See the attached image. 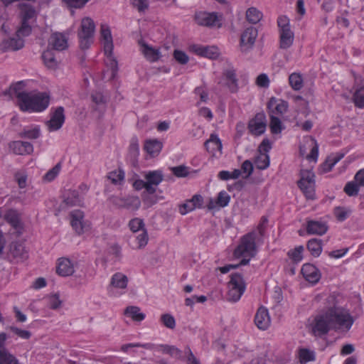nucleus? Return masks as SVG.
Segmentation results:
<instances>
[{
    "instance_id": "obj_16",
    "label": "nucleus",
    "mask_w": 364,
    "mask_h": 364,
    "mask_svg": "<svg viewBox=\"0 0 364 364\" xmlns=\"http://www.w3.org/2000/svg\"><path fill=\"white\" fill-rule=\"evenodd\" d=\"M287 107L288 104L286 101L277 100L275 97H271L267 103L269 115L282 114L287 112Z\"/></svg>"
},
{
    "instance_id": "obj_5",
    "label": "nucleus",
    "mask_w": 364,
    "mask_h": 364,
    "mask_svg": "<svg viewBox=\"0 0 364 364\" xmlns=\"http://www.w3.org/2000/svg\"><path fill=\"white\" fill-rule=\"evenodd\" d=\"M227 300L231 302L237 301L245 289V284L242 275L234 273L230 275V280L228 283Z\"/></svg>"
},
{
    "instance_id": "obj_36",
    "label": "nucleus",
    "mask_w": 364,
    "mask_h": 364,
    "mask_svg": "<svg viewBox=\"0 0 364 364\" xmlns=\"http://www.w3.org/2000/svg\"><path fill=\"white\" fill-rule=\"evenodd\" d=\"M307 249L314 257H318L322 251L321 240L314 238L307 242Z\"/></svg>"
},
{
    "instance_id": "obj_54",
    "label": "nucleus",
    "mask_w": 364,
    "mask_h": 364,
    "mask_svg": "<svg viewBox=\"0 0 364 364\" xmlns=\"http://www.w3.org/2000/svg\"><path fill=\"white\" fill-rule=\"evenodd\" d=\"M31 32V26L26 21L21 23V26L17 30L16 35L20 37L28 36Z\"/></svg>"
},
{
    "instance_id": "obj_15",
    "label": "nucleus",
    "mask_w": 364,
    "mask_h": 364,
    "mask_svg": "<svg viewBox=\"0 0 364 364\" xmlns=\"http://www.w3.org/2000/svg\"><path fill=\"white\" fill-rule=\"evenodd\" d=\"M9 149L17 155L30 154L33 151V145L28 141H14L9 144Z\"/></svg>"
},
{
    "instance_id": "obj_58",
    "label": "nucleus",
    "mask_w": 364,
    "mask_h": 364,
    "mask_svg": "<svg viewBox=\"0 0 364 364\" xmlns=\"http://www.w3.org/2000/svg\"><path fill=\"white\" fill-rule=\"evenodd\" d=\"M314 173L309 170H304L301 172V178L298 181L299 183H305L307 181L309 182H315L314 181Z\"/></svg>"
},
{
    "instance_id": "obj_21",
    "label": "nucleus",
    "mask_w": 364,
    "mask_h": 364,
    "mask_svg": "<svg viewBox=\"0 0 364 364\" xmlns=\"http://www.w3.org/2000/svg\"><path fill=\"white\" fill-rule=\"evenodd\" d=\"M4 218L6 221L18 232H21L23 230V225L21 221V214L16 210H9L4 215Z\"/></svg>"
},
{
    "instance_id": "obj_41",
    "label": "nucleus",
    "mask_w": 364,
    "mask_h": 364,
    "mask_svg": "<svg viewBox=\"0 0 364 364\" xmlns=\"http://www.w3.org/2000/svg\"><path fill=\"white\" fill-rule=\"evenodd\" d=\"M289 85L294 90H300L303 87V78L299 73H294L289 77Z\"/></svg>"
},
{
    "instance_id": "obj_14",
    "label": "nucleus",
    "mask_w": 364,
    "mask_h": 364,
    "mask_svg": "<svg viewBox=\"0 0 364 364\" xmlns=\"http://www.w3.org/2000/svg\"><path fill=\"white\" fill-rule=\"evenodd\" d=\"M224 85L226 86L230 92L236 93L238 90V79L235 70L232 68L227 69L223 72Z\"/></svg>"
},
{
    "instance_id": "obj_34",
    "label": "nucleus",
    "mask_w": 364,
    "mask_h": 364,
    "mask_svg": "<svg viewBox=\"0 0 364 364\" xmlns=\"http://www.w3.org/2000/svg\"><path fill=\"white\" fill-rule=\"evenodd\" d=\"M82 201V198L79 195V193L76 190L69 191L66 198L64 200V203L68 206L80 205Z\"/></svg>"
},
{
    "instance_id": "obj_2",
    "label": "nucleus",
    "mask_w": 364,
    "mask_h": 364,
    "mask_svg": "<svg viewBox=\"0 0 364 364\" xmlns=\"http://www.w3.org/2000/svg\"><path fill=\"white\" fill-rule=\"evenodd\" d=\"M327 303L328 306L326 312L332 323L333 329L349 331L354 323V318L349 311L338 305L333 295L327 298Z\"/></svg>"
},
{
    "instance_id": "obj_13",
    "label": "nucleus",
    "mask_w": 364,
    "mask_h": 364,
    "mask_svg": "<svg viewBox=\"0 0 364 364\" xmlns=\"http://www.w3.org/2000/svg\"><path fill=\"white\" fill-rule=\"evenodd\" d=\"M68 39L65 36L61 33H53L48 39V48H50L53 50H64L68 48Z\"/></svg>"
},
{
    "instance_id": "obj_23",
    "label": "nucleus",
    "mask_w": 364,
    "mask_h": 364,
    "mask_svg": "<svg viewBox=\"0 0 364 364\" xmlns=\"http://www.w3.org/2000/svg\"><path fill=\"white\" fill-rule=\"evenodd\" d=\"M56 272L62 277L70 276L75 272L74 266L69 259L63 257L58 260Z\"/></svg>"
},
{
    "instance_id": "obj_50",
    "label": "nucleus",
    "mask_w": 364,
    "mask_h": 364,
    "mask_svg": "<svg viewBox=\"0 0 364 364\" xmlns=\"http://www.w3.org/2000/svg\"><path fill=\"white\" fill-rule=\"evenodd\" d=\"M358 184L353 181L348 182L344 187L345 193L349 196H357L359 191Z\"/></svg>"
},
{
    "instance_id": "obj_56",
    "label": "nucleus",
    "mask_w": 364,
    "mask_h": 364,
    "mask_svg": "<svg viewBox=\"0 0 364 364\" xmlns=\"http://www.w3.org/2000/svg\"><path fill=\"white\" fill-rule=\"evenodd\" d=\"M175 60L181 65H185L188 62L189 58L186 53L182 50H175L173 51Z\"/></svg>"
},
{
    "instance_id": "obj_52",
    "label": "nucleus",
    "mask_w": 364,
    "mask_h": 364,
    "mask_svg": "<svg viewBox=\"0 0 364 364\" xmlns=\"http://www.w3.org/2000/svg\"><path fill=\"white\" fill-rule=\"evenodd\" d=\"M124 173L121 170L114 171L109 173L108 178L114 184H117L124 180Z\"/></svg>"
},
{
    "instance_id": "obj_9",
    "label": "nucleus",
    "mask_w": 364,
    "mask_h": 364,
    "mask_svg": "<svg viewBox=\"0 0 364 364\" xmlns=\"http://www.w3.org/2000/svg\"><path fill=\"white\" fill-rule=\"evenodd\" d=\"M109 200L114 205L119 208H127L136 210L139 209L141 205V201L137 196H112Z\"/></svg>"
},
{
    "instance_id": "obj_26",
    "label": "nucleus",
    "mask_w": 364,
    "mask_h": 364,
    "mask_svg": "<svg viewBox=\"0 0 364 364\" xmlns=\"http://www.w3.org/2000/svg\"><path fill=\"white\" fill-rule=\"evenodd\" d=\"M294 39V32L289 29L279 31V48L281 49H287L290 48Z\"/></svg>"
},
{
    "instance_id": "obj_46",
    "label": "nucleus",
    "mask_w": 364,
    "mask_h": 364,
    "mask_svg": "<svg viewBox=\"0 0 364 364\" xmlns=\"http://www.w3.org/2000/svg\"><path fill=\"white\" fill-rule=\"evenodd\" d=\"M129 226L130 230L134 233L139 231H142V230H145L144 223L143 220L136 218L129 221Z\"/></svg>"
},
{
    "instance_id": "obj_40",
    "label": "nucleus",
    "mask_w": 364,
    "mask_h": 364,
    "mask_svg": "<svg viewBox=\"0 0 364 364\" xmlns=\"http://www.w3.org/2000/svg\"><path fill=\"white\" fill-rule=\"evenodd\" d=\"M255 165L258 169H266L269 166V155L267 154L259 153L255 159Z\"/></svg>"
},
{
    "instance_id": "obj_32",
    "label": "nucleus",
    "mask_w": 364,
    "mask_h": 364,
    "mask_svg": "<svg viewBox=\"0 0 364 364\" xmlns=\"http://www.w3.org/2000/svg\"><path fill=\"white\" fill-rule=\"evenodd\" d=\"M18 6L21 11V16L23 21L28 22V20L33 18L36 16V10L31 4L26 3H20Z\"/></svg>"
},
{
    "instance_id": "obj_8",
    "label": "nucleus",
    "mask_w": 364,
    "mask_h": 364,
    "mask_svg": "<svg viewBox=\"0 0 364 364\" xmlns=\"http://www.w3.org/2000/svg\"><path fill=\"white\" fill-rule=\"evenodd\" d=\"M331 329H333V325L326 311L315 317L314 323L312 326V333L314 336H324L327 334Z\"/></svg>"
},
{
    "instance_id": "obj_60",
    "label": "nucleus",
    "mask_w": 364,
    "mask_h": 364,
    "mask_svg": "<svg viewBox=\"0 0 364 364\" xmlns=\"http://www.w3.org/2000/svg\"><path fill=\"white\" fill-rule=\"evenodd\" d=\"M241 171L245 173V178H248L253 171V165L250 160H245L241 166Z\"/></svg>"
},
{
    "instance_id": "obj_33",
    "label": "nucleus",
    "mask_w": 364,
    "mask_h": 364,
    "mask_svg": "<svg viewBox=\"0 0 364 364\" xmlns=\"http://www.w3.org/2000/svg\"><path fill=\"white\" fill-rule=\"evenodd\" d=\"M263 17L262 13L255 7L249 8L245 13L246 20L252 24L259 23Z\"/></svg>"
},
{
    "instance_id": "obj_45",
    "label": "nucleus",
    "mask_w": 364,
    "mask_h": 364,
    "mask_svg": "<svg viewBox=\"0 0 364 364\" xmlns=\"http://www.w3.org/2000/svg\"><path fill=\"white\" fill-rule=\"evenodd\" d=\"M270 116L269 127L272 134H279L282 132V122L277 116Z\"/></svg>"
},
{
    "instance_id": "obj_39",
    "label": "nucleus",
    "mask_w": 364,
    "mask_h": 364,
    "mask_svg": "<svg viewBox=\"0 0 364 364\" xmlns=\"http://www.w3.org/2000/svg\"><path fill=\"white\" fill-rule=\"evenodd\" d=\"M298 186L306 197L309 199H314L315 197V182L307 181L305 183H298Z\"/></svg>"
},
{
    "instance_id": "obj_43",
    "label": "nucleus",
    "mask_w": 364,
    "mask_h": 364,
    "mask_svg": "<svg viewBox=\"0 0 364 364\" xmlns=\"http://www.w3.org/2000/svg\"><path fill=\"white\" fill-rule=\"evenodd\" d=\"M304 251V247L300 245L295 247L293 250H291L288 252L287 255L292 260L294 263H298L301 262L303 259L302 252Z\"/></svg>"
},
{
    "instance_id": "obj_7",
    "label": "nucleus",
    "mask_w": 364,
    "mask_h": 364,
    "mask_svg": "<svg viewBox=\"0 0 364 364\" xmlns=\"http://www.w3.org/2000/svg\"><path fill=\"white\" fill-rule=\"evenodd\" d=\"M222 20L223 15L215 12L199 11L195 14V21L200 26L220 28Z\"/></svg>"
},
{
    "instance_id": "obj_18",
    "label": "nucleus",
    "mask_w": 364,
    "mask_h": 364,
    "mask_svg": "<svg viewBox=\"0 0 364 364\" xmlns=\"http://www.w3.org/2000/svg\"><path fill=\"white\" fill-rule=\"evenodd\" d=\"M139 44L140 46L141 52L147 60L156 62L161 58V52L159 48H154L150 46L142 40L139 41Z\"/></svg>"
},
{
    "instance_id": "obj_37",
    "label": "nucleus",
    "mask_w": 364,
    "mask_h": 364,
    "mask_svg": "<svg viewBox=\"0 0 364 364\" xmlns=\"http://www.w3.org/2000/svg\"><path fill=\"white\" fill-rule=\"evenodd\" d=\"M146 182L149 184L158 186L164 178V176L161 171H149L145 175Z\"/></svg>"
},
{
    "instance_id": "obj_1",
    "label": "nucleus",
    "mask_w": 364,
    "mask_h": 364,
    "mask_svg": "<svg viewBox=\"0 0 364 364\" xmlns=\"http://www.w3.org/2000/svg\"><path fill=\"white\" fill-rule=\"evenodd\" d=\"M24 85L23 81L14 86V90L18 100V105L23 112H41L49 105L50 96L46 92L38 91H21Z\"/></svg>"
},
{
    "instance_id": "obj_55",
    "label": "nucleus",
    "mask_w": 364,
    "mask_h": 364,
    "mask_svg": "<svg viewBox=\"0 0 364 364\" xmlns=\"http://www.w3.org/2000/svg\"><path fill=\"white\" fill-rule=\"evenodd\" d=\"M218 55L219 53L217 48L214 46H205L202 57L214 59L216 58Z\"/></svg>"
},
{
    "instance_id": "obj_57",
    "label": "nucleus",
    "mask_w": 364,
    "mask_h": 364,
    "mask_svg": "<svg viewBox=\"0 0 364 364\" xmlns=\"http://www.w3.org/2000/svg\"><path fill=\"white\" fill-rule=\"evenodd\" d=\"M5 353H2L3 355H0V364H18L17 359L11 355L9 351Z\"/></svg>"
},
{
    "instance_id": "obj_11",
    "label": "nucleus",
    "mask_w": 364,
    "mask_h": 364,
    "mask_svg": "<svg viewBox=\"0 0 364 364\" xmlns=\"http://www.w3.org/2000/svg\"><path fill=\"white\" fill-rule=\"evenodd\" d=\"M70 224L77 235H82L88 230L90 225L87 222L84 220V213L82 211L76 210L70 213Z\"/></svg>"
},
{
    "instance_id": "obj_47",
    "label": "nucleus",
    "mask_w": 364,
    "mask_h": 364,
    "mask_svg": "<svg viewBox=\"0 0 364 364\" xmlns=\"http://www.w3.org/2000/svg\"><path fill=\"white\" fill-rule=\"evenodd\" d=\"M161 323L168 328L173 329L176 326V320L174 317L169 314H164L161 316Z\"/></svg>"
},
{
    "instance_id": "obj_49",
    "label": "nucleus",
    "mask_w": 364,
    "mask_h": 364,
    "mask_svg": "<svg viewBox=\"0 0 364 364\" xmlns=\"http://www.w3.org/2000/svg\"><path fill=\"white\" fill-rule=\"evenodd\" d=\"M172 173L178 178H184L188 176V168L184 165L172 167Z\"/></svg>"
},
{
    "instance_id": "obj_4",
    "label": "nucleus",
    "mask_w": 364,
    "mask_h": 364,
    "mask_svg": "<svg viewBox=\"0 0 364 364\" xmlns=\"http://www.w3.org/2000/svg\"><path fill=\"white\" fill-rule=\"evenodd\" d=\"M95 25L90 17L82 19L80 29L78 31L80 47L82 50L87 49L93 42Z\"/></svg>"
},
{
    "instance_id": "obj_6",
    "label": "nucleus",
    "mask_w": 364,
    "mask_h": 364,
    "mask_svg": "<svg viewBox=\"0 0 364 364\" xmlns=\"http://www.w3.org/2000/svg\"><path fill=\"white\" fill-rule=\"evenodd\" d=\"M258 36V30L252 26L244 29L241 33L239 48L242 53H248L254 47Z\"/></svg>"
},
{
    "instance_id": "obj_22",
    "label": "nucleus",
    "mask_w": 364,
    "mask_h": 364,
    "mask_svg": "<svg viewBox=\"0 0 364 364\" xmlns=\"http://www.w3.org/2000/svg\"><path fill=\"white\" fill-rule=\"evenodd\" d=\"M328 226L326 223L318 220H309L306 225V232L310 235H322L326 232Z\"/></svg>"
},
{
    "instance_id": "obj_17",
    "label": "nucleus",
    "mask_w": 364,
    "mask_h": 364,
    "mask_svg": "<svg viewBox=\"0 0 364 364\" xmlns=\"http://www.w3.org/2000/svg\"><path fill=\"white\" fill-rule=\"evenodd\" d=\"M301 272L305 279L310 283L316 284L320 279L321 274L318 269L311 264H304Z\"/></svg>"
},
{
    "instance_id": "obj_10",
    "label": "nucleus",
    "mask_w": 364,
    "mask_h": 364,
    "mask_svg": "<svg viewBox=\"0 0 364 364\" xmlns=\"http://www.w3.org/2000/svg\"><path fill=\"white\" fill-rule=\"evenodd\" d=\"M65 119L64 108L60 106L51 109L50 119L46 122V124L49 132L57 131L62 127Z\"/></svg>"
},
{
    "instance_id": "obj_64",
    "label": "nucleus",
    "mask_w": 364,
    "mask_h": 364,
    "mask_svg": "<svg viewBox=\"0 0 364 364\" xmlns=\"http://www.w3.org/2000/svg\"><path fill=\"white\" fill-rule=\"evenodd\" d=\"M184 353L187 355V364H200L188 346L186 347Z\"/></svg>"
},
{
    "instance_id": "obj_3",
    "label": "nucleus",
    "mask_w": 364,
    "mask_h": 364,
    "mask_svg": "<svg viewBox=\"0 0 364 364\" xmlns=\"http://www.w3.org/2000/svg\"><path fill=\"white\" fill-rule=\"evenodd\" d=\"M260 238L257 237L256 231H252L244 235L241 239L240 245L235 250L236 257L243 255L255 257L256 254V241L259 242Z\"/></svg>"
},
{
    "instance_id": "obj_25",
    "label": "nucleus",
    "mask_w": 364,
    "mask_h": 364,
    "mask_svg": "<svg viewBox=\"0 0 364 364\" xmlns=\"http://www.w3.org/2000/svg\"><path fill=\"white\" fill-rule=\"evenodd\" d=\"M42 58L45 65L52 70H55L58 68L60 60L58 59L55 55V50L48 48L43 54Z\"/></svg>"
},
{
    "instance_id": "obj_20",
    "label": "nucleus",
    "mask_w": 364,
    "mask_h": 364,
    "mask_svg": "<svg viewBox=\"0 0 364 364\" xmlns=\"http://www.w3.org/2000/svg\"><path fill=\"white\" fill-rule=\"evenodd\" d=\"M255 323L258 328L266 330L270 325V318L268 311L264 307L258 309L255 316Z\"/></svg>"
},
{
    "instance_id": "obj_29",
    "label": "nucleus",
    "mask_w": 364,
    "mask_h": 364,
    "mask_svg": "<svg viewBox=\"0 0 364 364\" xmlns=\"http://www.w3.org/2000/svg\"><path fill=\"white\" fill-rule=\"evenodd\" d=\"M10 252L11 255L17 259L24 260L28 258V252L23 243L13 242L11 245Z\"/></svg>"
},
{
    "instance_id": "obj_42",
    "label": "nucleus",
    "mask_w": 364,
    "mask_h": 364,
    "mask_svg": "<svg viewBox=\"0 0 364 364\" xmlns=\"http://www.w3.org/2000/svg\"><path fill=\"white\" fill-rule=\"evenodd\" d=\"M299 361L304 363L309 361H314L316 359L315 353L307 348H301L299 350Z\"/></svg>"
},
{
    "instance_id": "obj_53",
    "label": "nucleus",
    "mask_w": 364,
    "mask_h": 364,
    "mask_svg": "<svg viewBox=\"0 0 364 364\" xmlns=\"http://www.w3.org/2000/svg\"><path fill=\"white\" fill-rule=\"evenodd\" d=\"M343 154H340L333 157H328L323 164V168L326 171H330L333 166L338 163L342 158Z\"/></svg>"
},
{
    "instance_id": "obj_38",
    "label": "nucleus",
    "mask_w": 364,
    "mask_h": 364,
    "mask_svg": "<svg viewBox=\"0 0 364 364\" xmlns=\"http://www.w3.org/2000/svg\"><path fill=\"white\" fill-rule=\"evenodd\" d=\"M133 240L134 241V248L141 249L144 247L149 240L148 234L146 230H142V231L138 234L137 235H134Z\"/></svg>"
},
{
    "instance_id": "obj_35",
    "label": "nucleus",
    "mask_w": 364,
    "mask_h": 364,
    "mask_svg": "<svg viewBox=\"0 0 364 364\" xmlns=\"http://www.w3.org/2000/svg\"><path fill=\"white\" fill-rule=\"evenodd\" d=\"M124 314L131 317L134 321H141L144 319L145 314L140 312V309L135 306H130L125 309Z\"/></svg>"
},
{
    "instance_id": "obj_51",
    "label": "nucleus",
    "mask_w": 364,
    "mask_h": 364,
    "mask_svg": "<svg viewBox=\"0 0 364 364\" xmlns=\"http://www.w3.org/2000/svg\"><path fill=\"white\" fill-rule=\"evenodd\" d=\"M40 136V130L38 128H34L29 130H23L19 133V136L22 138H27L30 139H35Z\"/></svg>"
},
{
    "instance_id": "obj_62",
    "label": "nucleus",
    "mask_w": 364,
    "mask_h": 364,
    "mask_svg": "<svg viewBox=\"0 0 364 364\" xmlns=\"http://www.w3.org/2000/svg\"><path fill=\"white\" fill-rule=\"evenodd\" d=\"M9 329L16 336L23 339H29L31 336V332L26 330H22L15 326H10Z\"/></svg>"
},
{
    "instance_id": "obj_63",
    "label": "nucleus",
    "mask_w": 364,
    "mask_h": 364,
    "mask_svg": "<svg viewBox=\"0 0 364 364\" xmlns=\"http://www.w3.org/2000/svg\"><path fill=\"white\" fill-rule=\"evenodd\" d=\"M62 304L61 300L59 299V295L55 294L49 297V307L52 309H58L60 307Z\"/></svg>"
},
{
    "instance_id": "obj_19",
    "label": "nucleus",
    "mask_w": 364,
    "mask_h": 364,
    "mask_svg": "<svg viewBox=\"0 0 364 364\" xmlns=\"http://www.w3.org/2000/svg\"><path fill=\"white\" fill-rule=\"evenodd\" d=\"M203 200V197L200 195H194L191 199L187 200L179 206V212L182 215H186L196 208H199L202 206Z\"/></svg>"
},
{
    "instance_id": "obj_12",
    "label": "nucleus",
    "mask_w": 364,
    "mask_h": 364,
    "mask_svg": "<svg viewBox=\"0 0 364 364\" xmlns=\"http://www.w3.org/2000/svg\"><path fill=\"white\" fill-rule=\"evenodd\" d=\"M267 127L266 116L264 112L257 113L248 124V129L250 132L255 136L262 134Z\"/></svg>"
},
{
    "instance_id": "obj_48",
    "label": "nucleus",
    "mask_w": 364,
    "mask_h": 364,
    "mask_svg": "<svg viewBox=\"0 0 364 364\" xmlns=\"http://www.w3.org/2000/svg\"><path fill=\"white\" fill-rule=\"evenodd\" d=\"M230 200V196L225 191H222L218 193L215 203L218 207L223 208L228 205Z\"/></svg>"
},
{
    "instance_id": "obj_44",
    "label": "nucleus",
    "mask_w": 364,
    "mask_h": 364,
    "mask_svg": "<svg viewBox=\"0 0 364 364\" xmlns=\"http://www.w3.org/2000/svg\"><path fill=\"white\" fill-rule=\"evenodd\" d=\"M353 102L357 107H364V85L356 90L353 95Z\"/></svg>"
},
{
    "instance_id": "obj_30",
    "label": "nucleus",
    "mask_w": 364,
    "mask_h": 364,
    "mask_svg": "<svg viewBox=\"0 0 364 364\" xmlns=\"http://www.w3.org/2000/svg\"><path fill=\"white\" fill-rule=\"evenodd\" d=\"M3 45L6 50H18L23 47L24 41L16 34V36L4 40Z\"/></svg>"
},
{
    "instance_id": "obj_61",
    "label": "nucleus",
    "mask_w": 364,
    "mask_h": 364,
    "mask_svg": "<svg viewBox=\"0 0 364 364\" xmlns=\"http://www.w3.org/2000/svg\"><path fill=\"white\" fill-rule=\"evenodd\" d=\"M60 170V165L58 164L46 173V175L44 176V179L46 180L47 181H53L58 176Z\"/></svg>"
},
{
    "instance_id": "obj_27",
    "label": "nucleus",
    "mask_w": 364,
    "mask_h": 364,
    "mask_svg": "<svg viewBox=\"0 0 364 364\" xmlns=\"http://www.w3.org/2000/svg\"><path fill=\"white\" fill-rule=\"evenodd\" d=\"M204 146L206 150L213 155H214L216 151L221 152L223 148L222 142L215 134H210L209 139L206 140L204 143Z\"/></svg>"
},
{
    "instance_id": "obj_31",
    "label": "nucleus",
    "mask_w": 364,
    "mask_h": 364,
    "mask_svg": "<svg viewBox=\"0 0 364 364\" xmlns=\"http://www.w3.org/2000/svg\"><path fill=\"white\" fill-rule=\"evenodd\" d=\"M163 147L162 143L157 139L147 140L144 145L146 152L151 156H157Z\"/></svg>"
},
{
    "instance_id": "obj_28",
    "label": "nucleus",
    "mask_w": 364,
    "mask_h": 364,
    "mask_svg": "<svg viewBox=\"0 0 364 364\" xmlns=\"http://www.w3.org/2000/svg\"><path fill=\"white\" fill-rule=\"evenodd\" d=\"M127 284V277L122 272H117L112 275L109 287L114 289H125Z\"/></svg>"
},
{
    "instance_id": "obj_59",
    "label": "nucleus",
    "mask_w": 364,
    "mask_h": 364,
    "mask_svg": "<svg viewBox=\"0 0 364 364\" xmlns=\"http://www.w3.org/2000/svg\"><path fill=\"white\" fill-rule=\"evenodd\" d=\"M92 101L98 107H104L106 101L103 95L100 92H93L91 95Z\"/></svg>"
},
{
    "instance_id": "obj_24",
    "label": "nucleus",
    "mask_w": 364,
    "mask_h": 364,
    "mask_svg": "<svg viewBox=\"0 0 364 364\" xmlns=\"http://www.w3.org/2000/svg\"><path fill=\"white\" fill-rule=\"evenodd\" d=\"M101 36L104 44L105 53L112 54L113 42L110 29L106 24L101 25Z\"/></svg>"
}]
</instances>
